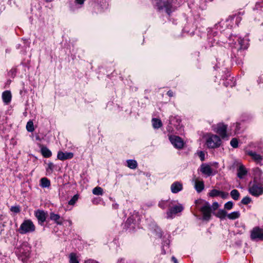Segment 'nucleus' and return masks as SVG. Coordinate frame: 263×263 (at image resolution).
<instances>
[{"label":"nucleus","instance_id":"obj_1","mask_svg":"<svg viewBox=\"0 0 263 263\" xmlns=\"http://www.w3.org/2000/svg\"><path fill=\"white\" fill-rule=\"evenodd\" d=\"M35 230V226L30 219L24 220L21 223L18 231L21 234L33 233Z\"/></svg>","mask_w":263,"mask_h":263},{"label":"nucleus","instance_id":"obj_2","mask_svg":"<svg viewBox=\"0 0 263 263\" xmlns=\"http://www.w3.org/2000/svg\"><path fill=\"white\" fill-rule=\"evenodd\" d=\"M30 248L26 243H22L15 251L16 254L21 258L23 261H26L30 255Z\"/></svg>","mask_w":263,"mask_h":263},{"label":"nucleus","instance_id":"obj_3","mask_svg":"<svg viewBox=\"0 0 263 263\" xmlns=\"http://www.w3.org/2000/svg\"><path fill=\"white\" fill-rule=\"evenodd\" d=\"M221 144V140L219 137L213 134H208L206 139V144L209 148H216L219 147Z\"/></svg>","mask_w":263,"mask_h":263},{"label":"nucleus","instance_id":"obj_4","mask_svg":"<svg viewBox=\"0 0 263 263\" xmlns=\"http://www.w3.org/2000/svg\"><path fill=\"white\" fill-rule=\"evenodd\" d=\"M249 192L253 196H258L263 193V185L254 182L250 184Z\"/></svg>","mask_w":263,"mask_h":263},{"label":"nucleus","instance_id":"obj_5","mask_svg":"<svg viewBox=\"0 0 263 263\" xmlns=\"http://www.w3.org/2000/svg\"><path fill=\"white\" fill-rule=\"evenodd\" d=\"M203 206L200 209L205 220H209L211 217V208L209 202L203 201Z\"/></svg>","mask_w":263,"mask_h":263},{"label":"nucleus","instance_id":"obj_6","mask_svg":"<svg viewBox=\"0 0 263 263\" xmlns=\"http://www.w3.org/2000/svg\"><path fill=\"white\" fill-rule=\"evenodd\" d=\"M169 139L175 147L178 149H181L183 147L184 142L180 137L176 136H171L169 137Z\"/></svg>","mask_w":263,"mask_h":263},{"label":"nucleus","instance_id":"obj_7","mask_svg":"<svg viewBox=\"0 0 263 263\" xmlns=\"http://www.w3.org/2000/svg\"><path fill=\"white\" fill-rule=\"evenodd\" d=\"M227 125L222 123H219L217 124V127L214 130L218 134H219L222 138L224 139L227 137Z\"/></svg>","mask_w":263,"mask_h":263},{"label":"nucleus","instance_id":"obj_8","mask_svg":"<svg viewBox=\"0 0 263 263\" xmlns=\"http://www.w3.org/2000/svg\"><path fill=\"white\" fill-rule=\"evenodd\" d=\"M252 239H263V230L259 228H255L253 229L251 234Z\"/></svg>","mask_w":263,"mask_h":263},{"label":"nucleus","instance_id":"obj_9","mask_svg":"<svg viewBox=\"0 0 263 263\" xmlns=\"http://www.w3.org/2000/svg\"><path fill=\"white\" fill-rule=\"evenodd\" d=\"M200 172L207 176L213 175L212 169L211 166L206 163H203L200 166Z\"/></svg>","mask_w":263,"mask_h":263},{"label":"nucleus","instance_id":"obj_10","mask_svg":"<svg viewBox=\"0 0 263 263\" xmlns=\"http://www.w3.org/2000/svg\"><path fill=\"white\" fill-rule=\"evenodd\" d=\"M35 215L40 224H42L46 220V214L43 211H36L35 213Z\"/></svg>","mask_w":263,"mask_h":263},{"label":"nucleus","instance_id":"obj_11","mask_svg":"<svg viewBox=\"0 0 263 263\" xmlns=\"http://www.w3.org/2000/svg\"><path fill=\"white\" fill-rule=\"evenodd\" d=\"M73 154L70 152L63 153L62 152H59L58 153L57 157L59 160H64L68 159H71L73 157Z\"/></svg>","mask_w":263,"mask_h":263},{"label":"nucleus","instance_id":"obj_12","mask_svg":"<svg viewBox=\"0 0 263 263\" xmlns=\"http://www.w3.org/2000/svg\"><path fill=\"white\" fill-rule=\"evenodd\" d=\"M248 155L251 156L252 159L257 163H260L263 159V156L256 153L255 152L249 151L248 152Z\"/></svg>","mask_w":263,"mask_h":263},{"label":"nucleus","instance_id":"obj_13","mask_svg":"<svg viewBox=\"0 0 263 263\" xmlns=\"http://www.w3.org/2000/svg\"><path fill=\"white\" fill-rule=\"evenodd\" d=\"M182 185L178 182L173 183L171 186V190L172 193H177L182 190Z\"/></svg>","mask_w":263,"mask_h":263},{"label":"nucleus","instance_id":"obj_14","mask_svg":"<svg viewBox=\"0 0 263 263\" xmlns=\"http://www.w3.org/2000/svg\"><path fill=\"white\" fill-rule=\"evenodd\" d=\"M183 209V208L181 204L176 205L171 208L167 214L168 216H170L171 214H177L178 213L181 212Z\"/></svg>","mask_w":263,"mask_h":263},{"label":"nucleus","instance_id":"obj_15","mask_svg":"<svg viewBox=\"0 0 263 263\" xmlns=\"http://www.w3.org/2000/svg\"><path fill=\"white\" fill-rule=\"evenodd\" d=\"M11 93L10 91L6 90L2 93V99L6 104H8L11 100Z\"/></svg>","mask_w":263,"mask_h":263},{"label":"nucleus","instance_id":"obj_16","mask_svg":"<svg viewBox=\"0 0 263 263\" xmlns=\"http://www.w3.org/2000/svg\"><path fill=\"white\" fill-rule=\"evenodd\" d=\"M195 188L197 192H201L204 189V183L202 181L195 180Z\"/></svg>","mask_w":263,"mask_h":263},{"label":"nucleus","instance_id":"obj_17","mask_svg":"<svg viewBox=\"0 0 263 263\" xmlns=\"http://www.w3.org/2000/svg\"><path fill=\"white\" fill-rule=\"evenodd\" d=\"M40 186L43 188L49 187L50 186V180L46 177H44L40 180Z\"/></svg>","mask_w":263,"mask_h":263},{"label":"nucleus","instance_id":"obj_18","mask_svg":"<svg viewBox=\"0 0 263 263\" xmlns=\"http://www.w3.org/2000/svg\"><path fill=\"white\" fill-rule=\"evenodd\" d=\"M247 174V171L242 165L239 166L238 170L237 176L239 178H242Z\"/></svg>","mask_w":263,"mask_h":263},{"label":"nucleus","instance_id":"obj_19","mask_svg":"<svg viewBox=\"0 0 263 263\" xmlns=\"http://www.w3.org/2000/svg\"><path fill=\"white\" fill-rule=\"evenodd\" d=\"M50 219L54 221L58 224H62V222L60 221V216L58 214L51 213L50 214Z\"/></svg>","mask_w":263,"mask_h":263},{"label":"nucleus","instance_id":"obj_20","mask_svg":"<svg viewBox=\"0 0 263 263\" xmlns=\"http://www.w3.org/2000/svg\"><path fill=\"white\" fill-rule=\"evenodd\" d=\"M152 121L153 126L154 128H159L162 125V122L160 119L153 118Z\"/></svg>","mask_w":263,"mask_h":263},{"label":"nucleus","instance_id":"obj_21","mask_svg":"<svg viewBox=\"0 0 263 263\" xmlns=\"http://www.w3.org/2000/svg\"><path fill=\"white\" fill-rule=\"evenodd\" d=\"M41 153L43 156L45 158H48L51 156V151L46 147H43L41 148Z\"/></svg>","mask_w":263,"mask_h":263},{"label":"nucleus","instance_id":"obj_22","mask_svg":"<svg viewBox=\"0 0 263 263\" xmlns=\"http://www.w3.org/2000/svg\"><path fill=\"white\" fill-rule=\"evenodd\" d=\"M240 213L238 211L233 212L230 214H227V217L229 219L231 220H234L239 218Z\"/></svg>","mask_w":263,"mask_h":263},{"label":"nucleus","instance_id":"obj_23","mask_svg":"<svg viewBox=\"0 0 263 263\" xmlns=\"http://www.w3.org/2000/svg\"><path fill=\"white\" fill-rule=\"evenodd\" d=\"M127 166L131 169H135L137 166V163L134 160H127Z\"/></svg>","mask_w":263,"mask_h":263},{"label":"nucleus","instance_id":"obj_24","mask_svg":"<svg viewBox=\"0 0 263 263\" xmlns=\"http://www.w3.org/2000/svg\"><path fill=\"white\" fill-rule=\"evenodd\" d=\"M92 193L96 195H102L103 194V190L101 187L97 186L93 189Z\"/></svg>","mask_w":263,"mask_h":263},{"label":"nucleus","instance_id":"obj_25","mask_svg":"<svg viewBox=\"0 0 263 263\" xmlns=\"http://www.w3.org/2000/svg\"><path fill=\"white\" fill-rule=\"evenodd\" d=\"M230 194H231L232 198L233 199H234L235 200H237L239 199L240 194L237 190H235V189L233 190L231 192Z\"/></svg>","mask_w":263,"mask_h":263},{"label":"nucleus","instance_id":"obj_26","mask_svg":"<svg viewBox=\"0 0 263 263\" xmlns=\"http://www.w3.org/2000/svg\"><path fill=\"white\" fill-rule=\"evenodd\" d=\"M156 5L159 10L162 9L163 7H166V3L162 0H157Z\"/></svg>","mask_w":263,"mask_h":263},{"label":"nucleus","instance_id":"obj_27","mask_svg":"<svg viewBox=\"0 0 263 263\" xmlns=\"http://www.w3.org/2000/svg\"><path fill=\"white\" fill-rule=\"evenodd\" d=\"M216 216L221 219H223L226 216H227V213L224 210H219L218 211Z\"/></svg>","mask_w":263,"mask_h":263},{"label":"nucleus","instance_id":"obj_28","mask_svg":"<svg viewBox=\"0 0 263 263\" xmlns=\"http://www.w3.org/2000/svg\"><path fill=\"white\" fill-rule=\"evenodd\" d=\"M70 263H79L76 255L74 253H71L69 255Z\"/></svg>","mask_w":263,"mask_h":263},{"label":"nucleus","instance_id":"obj_29","mask_svg":"<svg viewBox=\"0 0 263 263\" xmlns=\"http://www.w3.org/2000/svg\"><path fill=\"white\" fill-rule=\"evenodd\" d=\"M26 129L29 132H32L34 130L33 123L32 121H29L27 122Z\"/></svg>","mask_w":263,"mask_h":263},{"label":"nucleus","instance_id":"obj_30","mask_svg":"<svg viewBox=\"0 0 263 263\" xmlns=\"http://www.w3.org/2000/svg\"><path fill=\"white\" fill-rule=\"evenodd\" d=\"M54 165L53 163L49 162L47 164V167L46 168V171L47 173L51 174L52 173Z\"/></svg>","mask_w":263,"mask_h":263},{"label":"nucleus","instance_id":"obj_31","mask_svg":"<svg viewBox=\"0 0 263 263\" xmlns=\"http://www.w3.org/2000/svg\"><path fill=\"white\" fill-rule=\"evenodd\" d=\"M220 192L218 190H212L210 193L209 195L211 197H215V196H218L219 194H220Z\"/></svg>","mask_w":263,"mask_h":263},{"label":"nucleus","instance_id":"obj_32","mask_svg":"<svg viewBox=\"0 0 263 263\" xmlns=\"http://www.w3.org/2000/svg\"><path fill=\"white\" fill-rule=\"evenodd\" d=\"M231 145L234 147L236 148L238 146V142L236 138H233L230 142Z\"/></svg>","mask_w":263,"mask_h":263},{"label":"nucleus","instance_id":"obj_33","mask_svg":"<svg viewBox=\"0 0 263 263\" xmlns=\"http://www.w3.org/2000/svg\"><path fill=\"white\" fill-rule=\"evenodd\" d=\"M78 199V195H75L69 201L68 204L70 205H73Z\"/></svg>","mask_w":263,"mask_h":263},{"label":"nucleus","instance_id":"obj_34","mask_svg":"<svg viewBox=\"0 0 263 263\" xmlns=\"http://www.w3.org/2000/svg\"><path fill=\"white\" fill-rule=\"evenodd\" d=\"M239 44L240 45V48L246 49L247 48V46L245 44V41L243 39L239 38L238 39Z\"/></svg>","mask_w":263,"mask_h":263},{"label":"nucleus","instance_id":"obj_35","mask_svg":"<svg viewBox=\"0 0 263 263\" xmlns=\"http://www.w3.org/2000/svg\"><path fill=\"white\" fill-rule=\"evenodd\" d=\"M233 205V203L232 201L227 202L224 204V208L227 210H231Z\"/></svg>","mask_w":263,"mask_h":263},{"label":"nucleus","instance_id":"obj_36","mask_svg":"<svg viewBox=\"0 0 263 263\" xmlns=\"http://www.w3.org/2000/svg\"><path fill=\"white\" fill-rule=\"evenodd\" d=\"M251 202V198L248 196L244 197L241 200V202L244 204H247Z\"/></svg>","mask_w":263,"mask_h":263},{"label":"nucleus","instance_id":"obj_37","mask_svg":"<svg viewBox=\"0 0 263 263\" xmlns=\"http://www.w3.org/2000/svg\"><path fill=\"white\" fill-rule=\"evenodd\" d=\"M10 210L11 212H14L15 213H18L20 211V208L18 206H12L10 209Z\"/></svg>","mask_w":263,"mask_h":263},{"label":"nucleus","instance_id":"obj_38","mask_svg":"<svg viewBox=\"0 0 263 263\" xmlns=\"http://www.w3.org/2000/svg\"><path fill=\"white\" fill-rule=\"evenodd\" d=\"M219 196H221L222 198H226L228 196V193H224L223 192H220V194H219Z\"/></svg>","mask_w":263,"mask_h":263},{"label":"nucleus","instance_id":"obj_39","mask_svg":"<svg viewBox=\"0 0 263 263\" xmlns=\"http://www.w3.org/2000/svg\"><path fill=\"white\" fill-rule=\"evenodd\" d=\"M198 155L201 161H203L204 160V154L203 152H200L198 154Z\"/></svg>","mask_w":263,"mask_h":263},{"label":"nucleus","instance_id":"obj_40","mask_svg":"<svg viewBox=\"0 0 263 263\" xmlns=\"http://www.w3.org/2000/svg\"><path fill=\"white\" fill-rule=\"evenodd\" d=\"M218 207H219V204L218 202H215L213 203L212 208H213V210H216L218 208Z\"/></svg>","mask_w":263,"mask_h":263},{"label":"nucleus","instance_id":"obj_41","mask_svg":"<svg viewBox=\"0 0 263 263\" xmlns=\"http://www.w3.org/2000/svg\"><path fill=\"white\" fill-rule=\"evenodd\" d=\"M85 263H98V262L93 260L89 259V260H86L85 262Z\"/></svg>","mask_w":263,"mask_h":263},{"label":"nucleus","instance_id":"obj_42","mask_svg":"<svg viewBox=\"0 0 263 263\" xmlns=\"http://www.w3.org/2000/svg\"><path fill=\"white\" fill-rule=\"evenodd\" d=\"M76 3L79 4H83L85 0H75Z\"/></svg>","mask_w":263,"mask_h":263},{"label":"nucleus","instance_id":"obj_43","mask_svg":"<svg viewBox=\"0 0 263 263\" xmlns=\"http://www.w3.org/2000/svg\"><path fill=\"white\" fill-rule=\"evenodd\" d=\"M167 94L170 97H173V92L171 90H169L167 91Z\"/></svg>","mask_w":263,"mask_h":263},{"label":"nucleus","instance_id":"obj_44","mask_svg":"<svg viewBox=\"0 0 263 263\" xmlns=\"http://www.w3.org/2000/svg\"><path fill=\"white\" fill-rule=\"evenodd\" d=\"M172 259L174 262V263H178L177 262V259L175 257L173 256L172 257Z\"/></svg>","mask_w":263,"mask_h":263}]
</instances>
